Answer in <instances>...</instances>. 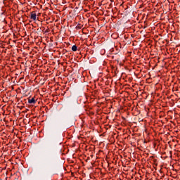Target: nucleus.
I'll return each instance as SVG.
<instances>
[{
  "label": "nucleus",
  "instance_id": "obj_1",
  "mask_svg": "<svg viewBox=\"0 0 180 180\" xmlns=\"http://www.w3.org/2000/svg\"><path fill=\"white\" fill-rule=\"evenodd\" d=\"M28 103L31 105H34V103H36V100L34 99V98H29Z\"/></svg>",
  "mask_w": 180,
  "mask_h": 180
},
{
  "label": "nucleus",
  "instance_id": "obj_2",
  "mask_svg": "<svg viewBox=\"0 0 180 180\" xmlns=\"http://www.w3.org/2000/svg\"><path fill=\"white\" fill-rule=\"evenodd\" d=\"M36 18H37V15L36 13H34V11L32 12L30 19H32V20H36Z\"/></svg>",
  "mask_w": 180,
  "mask_h": 180
},
{
  "label": "nucleus",
  "instance_id": "obj_3",
  "mask_svg": "<svg viewBox=\"0 0 180 180\" xmlns=\"http://www.w3.org/2000/svg\"><path fill=\"white\" fill-rule=\"evenodd\" d=\"M72 51H77V45H73L72 46Z\"/></svg>",
  "mask_w": 180,
  "mask_h": 180
}]
</instances>
